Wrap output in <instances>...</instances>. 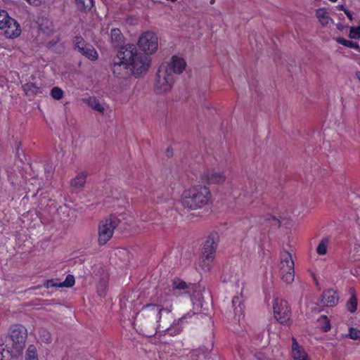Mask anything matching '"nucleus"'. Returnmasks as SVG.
Segmentation results:
<instances>
[{"label":"nucleus","mask_w":360,"mask_h":360,"mask_svg":"<svg viewBox=\"0 0 360 360\" xmlns=\"http://www.w3.org/2000/svg\"><path fill=\"white\" fill-rule=\"evenodd\" d=\"M273 309L274 317L280 323L288 326L292 323L291 309L286 300L276 298Z\"/></svg>","instance_id":"nucleus-10"},{"label":"nucleus","mask_w":360,"mask_h":360,"mask_svg":"<svg viewBox=\"0 0 360 360\" xmlns=\"http://www.w3.org/2000/svg\"><path fill=\"white\" fill-rule=\"evenodd\" d=\"M346 337L354 340H360V330L351 327L349 328V333L346 335Z\"/></svg>","instance_id":"nucleus-38"},{"label":"nucleus","mask_w":360,"mask_h":360,"mask_svg":"<svg viewBox=\"0 0 360 360\" xmlns=\"http://www.w3.org/2000/svg\"><path fill=\"white\" fill-rule=\"evenodd\" d=\"M337 8H338V10H340V11H344V12H345V11H346V10H347V9L344 7V6H343V5H338V6H337Z\"/></svg>","instance_id":"nucleus-47"},{"label":"nucleus","mask_w":360,"mask_h":360,"mask_svg":"<svg viewBox=\"0 0 360 360\" xmlns=\"http://www.w3.org/2000/svg\"><path fill=\"white\" fill-rule=\"evenodd\" d=\"M0 29L4 30V36L8 39L16 38L21 34L19 23L4 10L0 11Z\"/></svg>","instance_id":"nucleus-9"},{"label":"nucleus","mask_w":360,"mask_h":360,"mask_svg":"<svg viewBox=\"0 0 360 360\" xmlns=\"http://www.w3.org/2000/svg\"><path fill=\"white\" fill-rule=\"evenodd\" d=\"M356 78L360 81V71H357L355 73Z\"/></svg>","instance_id":"nucleus-48"},{"label":"nucleus","mask_w":360,"mask_h":360,"mask_svg":"<svg viewBox=\"0 0 360 360\" xmlns=\"http://www.w3.org/2000/svg\"><path fill=\"white\" fill-rule=\"evenodd\" d=\"M139 47L145 52V56L153 53L158 49V37L155 33L152 32H146L143 33L139 39Z\"/></svg>","instance_id":"nucleus-12"},{"label":"nucleus","mask_w":360,"mask_h":360,"mask_svg":"<svg viewBox=\"0 0 360 360\" xmlns=\"http://www.w3.org/2000/svg\"><path fill=\"white\" fill-rule=\"evenodd\" d=\"M319 322L320 324V326L324 332H327L330 330V321L325 315H321V317L319 319Z\"/></svg>","instance_id":"nucleus-32"},{"label":"nucleus","mask_w":360,"mask_h":360,"mask_svg":"<svg viewBox=\"0 0 360 360\" xmlns=\"http://www.w3.org/2000/svg\"><path fill=\"white\" fill-rule=\"evenodd\" d=\"M58 283H53V281L52 280H49L46 282V288H50L51 286H56Z\"/></svg>","instance_id":"nucleus-45"},{"label":"nucleus","mask_w":360,"mask_h":360,"mask_svg":"<svg viewBox=\"0 0 360 360\" xmlns=\"http://www.w3.org/2000/svg\"><path fill=\"white\" fill-rule=\"evenodd\" d=\"M349 38L352 39H359L360 38V26L359 27H351L349 30Z\"/></svg>","instance_id":"nucleus-39"},{"label":"nucleus","mask_w":360,"mask_h":360,"mask_svg":"<svg viewBox=\"0 0 360 360\" xmlns=\"http://www.w3.org/2000/svg\"><path fill=\"white\" fill-rule=\"evenodd\" d=\"M86 182V175L84 173H79L71 181V185L75 189H81L84 186Z\"/></svg>","instance_id":"nucleus-24"},{"label":"nucleus","mask_w":360,"mask_h":360,"mask_svg":"<svg viewBox=\"0 0 360 360\" xmlns=\"http://www.w3.org/2000/svg\"><path fill=\"white\" fill-rule=\"evenodd\" d=\"M219 243L217 233H210L203 245L202 257L200 259V266L205 271L210 269L211 264L214 258V252Z\"/></svg>","instance_id":"nucleus-5"},{"label":"nucleus","mask_w":360,"mask_h":360,"mask_svg":"<svg viewBox=\"0 0 360 360\" xmlns=\"http://www.w3.org/2000/svg\"><path fill=\"white\" fill-rule=\"evenodd\" d=\"M110 36L112 45L115 48L120 47L121 49L122 47L121 46L124 44V39L121 31L117 28L112 29L110 32Z\"/></svg>","instance_id":"nucleus-17"},{"label":"nucleus","mask_w":360,"mask_h":360,"mask_svg":"<svg viewBox=\"0 0 360 360\" xmlns=\"http://www.w3.org/2000/svg\"><path fill=\"white\" fill-rule=\"evenodd\" d=\"M50 94L53 98L60 100L63 97L64 92L60 88L55 86L51 90Z\"/></svg>","instance_id":"nucleus-36"},{"label":"nucleus","mask_w":360,"mask_h":360,"mask_svg":"<svg viewBox=\"0 0 360 360\" xmlns=\"http://www.w3.org/2000/svg\"><path fill=\"white\" fill-rule=\"evenodd\" d=\"M214 1H215V0H210V3L211 4H213L214 3Z\"/></svg>","instance_id":"nucleus-49"},{"label":"nucleus","mask_w":360,"mask_h":360,"mask_svg":"<svg viewBox=\"0 0 360 360\" xmlns=\"http://www.w3.org/2000/svg\"><path fill=\"white\" fill-rule=\"evenodd\" d=\"M213 349V335H210V342L207 346H202L193 352V354L199 357L206 358Z\"/></svg>","instance_id":"nucleus-18"},{"label":"nucleus","mask_w":360,"mask_h":360,"mask_svg":"<svg viewBox=\"0 0 360 360\" xmlns=\"http://www.w3.org/2000/svg\"><path fill=\"white\" fill-rule=\"evenodd\" d=\"M96 288H97L98 295L100 297H103L105 296L106 290H107V284H106L105 281H101L98 283Z\"/></svg>","instance_id":"nucleus-37"},{"label":"nucleus","mask_w":360,"mask_h":360,"mask_svg":"<svg viewBox=\"0 0 360 360\" xmlns=\"http://www.w3.org/2000/svg\"><path fill=\"white\" fill-rule=\"evenodd\" d=\"M39 337H40V339L41 340V341H43L44 342L46 343V344L51 342V340H52L51 335L50 333L44 328L40 329Z\"/></svg>","instance_id":"nucleus-35"},{"label":"nucleus","mask_w":360,"mask_h":360,"mask_svg":"<svg viewBox=\"0 0 360 360\" xmlns=\"http://www.w3.org/2000/svg\"><path fill=\"white\" fill-rule=\"evenodd\" d=\"M337 27H338V29H340L341 28V25L339 24V25H338Z\"/></svg>","instance_id":"nucleus-50"},{"label":"nucleus","mask_w":360,"mask_h":360,"mask_svg":"<svg viewBox=\"0 0 360 360\" xmlns=\"http://www.w3.org/2000/svg\"><path fill=\"white\" fill-rule=\"evenodd\" d=\"M191 300L193 302L194 309L198 310L203 308V298L200 291H195L193 295L191 296Z\"/></svg>","instance_id":"nucleus-25"},{"label":"nucleus","mask_w":360,"mask_h":360,"mask_svg":"<svg viewBox=\"0 0 360 360\" xmlns=\"http://www.w3.org/2000/svg\"><path fill=\"white\" fill-rule=\"evenodd\" d=\"M117 61H114L112 70L119 78H126L130 75V72L135 77L146 72L150 65V58L138 53L134 44H128L122 47L117 53Z\"/></svg>","instance_id":"nucleus-1"},{"label":"nucleus","mask_w":360,"mask_h":360,"mask_svg":"<svg viewBox=\"0 0 360 360\" xmlns=\"http://www.w3.org/2000/svg\"><path fill=\"white\" fill-rule=\"evenodd\" d=\"M280 272L282 280L288 283H292L295 278L294 262L292 255L288 251L281 252Z\"/></svg>","instance_id":"nucleus-11"},{"label":"nucleus","mask_w":360,"mask_h":360,"mask_svg":"<svg viewBox=\"0 0 360 360\" xmlns=\"http://www.w3.org/2000/svg\"><path fill=\"white\" fill-rule=\"evenodd\" d=\"M292 356L293 360H309L307 353L304 349L299 345L297 340L292 337Z\"/></svg>","instance_id":"nucleus-16"},{"label":"nucleus","mask_w":360,"mask_h":360,"mask_svg":"<svg viewBox=\"0 0 360 360\" xmlns=\"http://www.w3.org/2000/svg\"><path fill=\"white\" fill-rule=\"evenodd\" d=\"M26 360H38L35 346L30 345L27 348Z\"/></svg>","instance_id":"nucleus-34"},{"label":"nucleus","mask_w":360,"mask_h":360,"mask_svg":"<svg viewBox=\"0 0 360 360\" xmlns=\"http://www.w3.org/2000/svg\"><path fill=\"white\" fill-rule=\"evenodd\" d=\"M162 65H167L169 67L171 74L179 75L184 70L186 63L182 58L173 56L169 63H164Z\"/></svg>","instance_id":"nucleus-15"},{"label":"nucleus","mask_w":360,"mask_h":360,"mask_svg":"<svg viewBox=\"0 0 360 360\" xmlns=\"http://www.w3.org/2000/svg\"><path fill=\"white\" fill-rule=\"evenodd\" d=\"M336 41L339 44H341V45L345 46L346 47L354 49L356 50H358L360 52V46H359V45L358 44L357 42L349 41V40H347V39H345L341 38V37L338 38L336 39Z\"/></svg>","instance_id":"nucleus-27"},{"label":"nucleus","mask_w":360,"mask_h":360,"mask_svg":"<svg viewBox=\"0 0 360 360\" xmlns=\"http://www.w3.org/2000/svg\"><path fill=\"white\" fill-rule=\"evenodd\" d=\"M73 42L75 49H77L78 51H80L81 47H83V46L86 45V42L82 37H75Z\"/></svg>","instance_id":"nucleus-40"},{"label":"nucleus","mask_w":360,"mask_h":360,"mask_svg":"<svg viewBox=\"0 0 360 360\" xmlns=\"http://www.w3.org/2000/svg\"><path fill=\"white\" fill-rule=\"evenodd\" d=\"M234 314L236 316H240L243 313V304L239 297H234L232 300Z\"/></svg>","instance_id":"nucleus-26"},{"label":"nucleus","mask_w":360,"mask_h":360,"mask_svg":"<svg viewBox=\"0 0 360 360\" xmlns=\"http://www.w3.org/2000/svg\"><path fill=\"white\" fill-rule=\"evenodd\" d=\"M329 243V239L323 238L319 243L316 248V252L320 255H324L327 252V248Z\"/></svg>","instance_id":"nucleus-30"},{"label":"nucleus","mask_w":360,"mask_h":360,"mask_svg":"<svg viewBox=\"0 0 360 360\" xmlns=\"http://www.w3.org/2000/svg\"><path fill=\"white\" fill-rule=\"evenodd\" d=\"M79 52L90 60H96L98 58L96 51L91 44H86L83 47H81Z\"/></svg>","instance_id":"nucleus-21"},{"label":"nucleus","mask_w":360,"mask_h":360,"mask_svg":"<svg viewBox=\"0 0 360 360\" xmlns=\"http://www.w3.org/2000/svg\"><path fill=\"white\" fill-rule=\"evenodd\" d=\"M22 88L25 94L29 96L42 94L43 91L42 88L37 86L35 84L32 82L25 84Z\"/></svg>","instance_id":"nucleus-22"},{"label":"nucleus","mask_w":360,"mask_h":360,"mask_svg":"<svg viewBox=\"0 0 360 360\" xmlns=\"http://www.w3.org/2000/svg\"><path fill=\"white\" fill-rule=\"evenodd\" d=\"M163 331H167V333L171 335H176L180 333L181 330L179 328L174 330L173 327L168 326V329L164 330Z\"/></svg>","instance_id":"nucleus-42"},{"label":"nucleus","mask_w":360,"mask_h":360,"mask_svg":"<svg viewBox=\"0 0 360 360\" xmlns=\"http://www.w3.org/2000/svg\"><path fill=\"white\" fill-rule=\"evenodd\" d=\"M120 219L110 215L101 221L98 228V242L100 245H105L112 238L115 229L118 226Z\"/></svg>","instance_id":"nucleus-8"},{"label":"nucleus","mask_w":360,"mask_h":360,"mask_svg":"<svg viewBox=\"0 0 360 360\" xmlns=\"http://www.w3.org/2000/svg\"><path fill=\"white\" fill-rule=\"evenodd\" d=\"M27 332L25 327L22 325H14L9 330V335L6 342L13 349L15 354H20L25 347Z\"/></svg>","instance_id":"nucleus-4"},{"label":"nucleus","mask_w":360,"mask_h":360,"mask_svg":"<svg viewBox=\"0 0 360 360\" xmlns=\"http://www.w3.org/2000/svg\"><path fill=\"white\" fill-rule=\"evenodd\" d=\"M338 300L336 291L333 289H328L323 291L319 302L323 306L332 307L338 304Z\"/></svg>","instance_id":"nucleus-14"},{"label":"nucleus","mask_w":360,"mask_h":360,"mask_svg":"<svg viewBox=\"0 0 360 360\" xmlns=\"http://www.w3.org/2000/svg\"><path fill=\"white\" fill-rule=\"evenodd\" d=\"M75 4L79 11L86 13L93 7L94 0H75Z\"/></svg>","instance_id":"nucleus-23"},{"label":"nucleus","mask_w":360,"mask_h":360,"mask_svg":"<svg viewBox=\"0 0 360 360\" xmlns=\"http://www.w3.org/2000/svg\"><path fill=\"white\" fill-rule=\"evenodd\" d=\"M316 15L319 20L323 25H327L329 22V20H330L327 15L326 11L323 8L318 9L316 11Z\"/></svg>","instance_id":"nucleus-29"},{"label":"nucleus","mask_w":360,"mask_h":360,"mask_svg":"<svg viewBox=\"0 0 360 360\" xmlns=\"http://www.w3.org/2000/svg\"><path fill=\"white\" fill-rule=\"evenodd\" d=\"M174 83V75L170 73L169 67L167 65H161L155 75L154 84L155 92L160 94L169 91L172 89Z\"/></svg>","instance_id":"nucleus-6"},{"label":"nucleus","mask_w":360,"mask_h":360,"mask_svg":"<svg viewBox=\"0 0 360 360\" xmlns=\"http://www.w3.org/2000/svg\"><path fill=\"white\" fill-rule=\"evenodd\" d=\"M257 360H268L264 354L262 352H257L254 355Z\"/></svg>","instance_id":"nucleus-44"},{"label":"nucleus","mask_w":360,"mask_h":360,"mask_svg":"<svg viewBox=\"0 0 360 360\" xmlns=\"http://www.w3.org/2000/svg\"><path fill=\"white\" fill-rule=\"evenodd\" d=\"M29 4L34 6H40L44 0H25Z\"/></svg>","instance_id":"nucleus-43"},{"label":"nucleus","mask_w":360,"mask_h":360,"mask_svg":"<svg viewBox=\"0 0 360 360\" xmlns=\"http://www.w3.org/2000/svg\"><path fill=\"white\" fill-rule=\"evenodd\" d=\"M266 220L269 221V223H271V225L275 228H279L281 226L280 221L274 216L268 215Z\"/></svg>","instance_id":"nucleus-41"},{"label":"nucleus","mask_w":360,"mask_h":360,"mask_svg":"<svg viewBox=\"0 0 360 360\" xmlns=\"http://www.w3.org/2000/svg\"><path fill=\"white\" fill-rule=\"evenodd\" d=\"M210 197L211 193L208 187L196 185L184 191L181 204L188 210H196L207 205Z\"/></svg>","instance_id":"nucleus-3"},{"label":"nucleus","mask_w":360,"mask_h":360,"mask_svg":"<svg viewBox=\"0 0 360 360\" xmlns=\"http://www.w3.org/2000/svg\"><path fill=\"white\" fill-rule=\"evenodd\" d=\"M345 13L350 20H352V14L349 10L347 9L346 11H345Z\"/></svg>","instance_id":"nucleus-46"},{"label":"nucleus","mask_w":360,"mask_h":360,"mask_svg":"<svg viewBox=\"0 0 360 360\" xmlns=\"http://www.w3.org/2000/svg\"><path fill=\"white\" fill-rule=\"evenodd\" d=\"M224 172L215 169H210L200 174V180L202 183L208 184H220L226 181Z\"/></svg>","instance_id":"nucleus-13"},{"label":"nucleus","mask_w":360,"mask_h":360,"mask_svg":"<svg viewBox=\"0 0 360 360\" xmlns=\"http://www.w3.org/2000/svg\"><path fill=\"white\" fill-rule=\"evenodd\" d=\"M75 284V278L72 275H70V274H68L66 278H65V280L62 282V283H59L58 285H57V287H66V288H70V287H72Z\"/></svg>","instance_id":"nucleus-33"},{"label":"nucleus","mask_w":360,"mask_h":360,"mask_svg":"<svg viewBox=\"0 0 360 360\" xmlns=\"http://www.w3.org/2000/svg\"><path fill=\"white\" fill-rule=\"evenodd\" d=\"M82 101L86 103L93 110L101 113L104 112V107L100 103L99 101L95 96L82 98Z\"/></svg>","instance_id":"nucleus-19"},{"label":"nucleus","mask_w":360,"mask_h":360,"mask_svg":"<svg viewBox=\"0 0 360 360\" xmlns=\"http://www.w3.org/2000/svg\"><path fill=\"white\" fill-rule=\"evenodd\" d=\"M171 289H158L155 296L151 299L152 302L149 304L155 305L159 308V311L167 318L172 319L171 315L172 310V296Z\"/></svg>","instance_id":"nucleus-7"},{"label":"nucleus","mask_w":360,"mask_h":360,"mask_svg":"<svg viewBox=\"0 0 360 360\" xmlns=\"http://www.w3.org/2000/svg\"><path fill=\"white\" fill-rule=\"evenodd\" d=\"M8 344H0V360H10L13 356H17Z\"/></svg>","instance_id":"nucleus-20"},{"label":"nucleus","mask_w":360,"mask_h":360,"mask_svg":"<svg viewBox=\"0 0 360 360\" xmlns=\"http://www.w3.org/2000/svg\"><path fill=\"white\" fill-rule=\"evenodd\" d=\"M357 298L353 292L350 299L347 302V308L351 313L356 311L357 308Z\"/></svg>","instance_id":"nucleus-31"},{"label":"nucleus","mask_w":360,"mask_h":360,"mask_svg":"<svg viewBox=\"0 0 360 360\" xmlns=\"http://www.w3.org/2000/svg\"><path fill=\"white\" fill-rule=\"evenodd\" d=\"M189 287L190 285H187L186 282L179 278H176L172 281V290H187L189 288Z\"/></svg>","instance_id":"nucleus-28"},{"label":"nucleus","mask_w":360,"mask_h":360,"mask_svg":"<svg viewBox=\"0 0 360 360\" xmlns=\"http://www.w3.org/2000/svg\"><path fill=\"white\" fill-rule=\"evenodd\" d=\"M172 319H169L159 311L155 305L146 304L139 311L134 321V326L137 331L146 337L155 335L158 331L168 329Z\"/></svg>","instance_id":"nucleus-2"}]
</instances>
